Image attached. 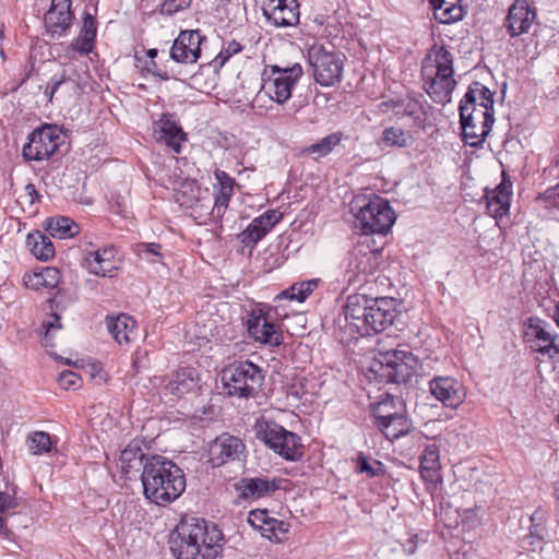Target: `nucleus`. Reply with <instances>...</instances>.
Segmentation results:
<instances>
[{
    "mask_svg": "<svg viewBox=\"0 0 559 559\" xmlns=\"http://www.w3.org/2000/svg\"><path fill=\"white\" fill-rule=\"evenodd\" d=\"M223 533L204 519L180 521L169 536V549L177 559H215L223 549Z\"/></svg>",
    "mask_w": 559,
    "mask_h": 559,
    "instance_id": "1",
    "label": "nucleus"
},
{
    "mask_svg": "<svg viewBox=\"0 0 559 559\" xmlns=\"http://www.w3.org/2000/svg\"><path fill=\"white\" fill-rule=\"evenodd\" d=\"M344 309L348 325L360 336L381 333L397 318L396 300L389 297L354 294L347 297Z\"/></svg>",
    "mask_w": 559,
    "mask_h": 559,
    "instance_id": "2",
    "label": "nucleus"
},
{
    "mask_svg": "<svg viewBox=\"0 0 559 559\" xmlns=\"http://www.w3.org/2000/svg\"><path fill=\"white\" fill-rule=\"evenodd\" d=\"M141 483L144 497L160 507L170 504L186 490L183 471L171 460L158 454L146 460Z\"/></svg>",
    "mask_w": 559,
    "mask_h": 559,
    "instance_id": "3",
    "label": "nucleus"
},
{
    "mask_svg": "<svg viewBox=\"0 0 559 559\" xmlns=\"http://www.w3.org/2000/svg\"><path fill=\"white\" fill-rule=\"evenodd\" d=\"M424 87L430 98L439 105L451 102L456 86L453 69V56L445 46L433 45L421 66Z\"/></svg>",
    "mask_w": 559,
    "mask_h": 559,
    "instance_id": "4",
    "label": "nucleus"
},
{
    "mask_svg": "<svg viewBox=\"0 0 559 559\" xmlns=\"http://www.w3.org/2000/svg\"><path fill=\"white\" fill-rule=\"evenodd\" d=\"M356 226L365 235H385L395 221V213L389 201L377 194L359 195L352 202Z\"/></svg>",
    "mask_w": 559,
    "mask_h": 559,
    "instance_id": "5",
    "label": "nucleus"
},
{
    "mask_svg": "<svg viewBox=\"0 0 559 559\" xmlns=\"http://www.w3.org/2000/svg\"><path fill=\"white\" fill-rule=\"evenodd\" d=\"M263 381V370L249 360L234 362L222 370L224 390L229 396L255 397Z\"/></svg>",
    "mask_w": 559,
    "mask_h": 559,
    "instance_id": "6",
    "label": "nucleus"
},
{
    "mask_svg": "<svg viewBox=\"0 0 559 559\" xmlns=\"http://www.w3.org/2000/svg\"><path fill=\"white\" fill-rule=\"evenodd\" d=\"M380 359L371 371L392 383H407L414 376H419L420 361L412 352L394 348L379 353Z\"/></svg>",
    "mask_w": 559,
    "mask_h": 559,
    "instance_id": "7",
    "label": "nucleus"
},
{
    "mask_svg": "<svg viewBox=\"0 0 559 559\" xmlns=\"http://www.w3.org/2000/svg\"><path fill=\"white\" fill-rule=\"evenodd\" d=\"M257 438L287 461H299L304 455L300 437L286 430L283 426L270 420H258Z\"/></svg>",
    "mask_w": 559,
    "mask_h": 559,
    "instance_id": "8",
    "label": "nucleus"
},
{
    "mask_svg": "<svg viewBox=\"0 0 559 559\" xmlns=\"http://www.w3.org/2000/svg\"><path fill=\"white\" fill-rule=\"evenodd\" d=\"M270 72L267 78L262 79L263 82L253 99V106L265 97L278 105L286 103L292 96L294 86L302 75V68L299 63L287 68L272 66Z\"/></svg>",
    "mask_w": 559,
    "mask_h": 559,
    "instance_id": "9",
    "label": "nucleus"
},
{
    "mask_svg": "<svg viewBox=\"0 0 559 559\" xmlns=\"http://www.w3.org/2000/svg\"><path fill=\"white\" fill-rule=\"evenodd\" d=\"M308 57L314 80L321 86H333L341 81L345 61L343 53L333 47L328 49L322 45H313Z\"/></svg>",
    "mask_w": 559,
    "mask_h": 559,
    "instance_id": "10",
    "label": "nucleus"
},
{
    "mask_svg": "<svg viewBox=\"0 0 559 559\" xmlns=\"http://www.w3.org/2000/svg\"><path fill=\"white\" fill-rule=\"evenodd\" d=\"M459 110L463 141L473 147L480 146L491 131L495 122L493 112L461 102Z\"/></svg>",
    "mask_w": 559,
    "mask_h": 559,
    "instance_id": "11",
    "label": "nucleus"
},
{
    "mask_svg": "<svg viewBox=\"0 0 559 559\" xmlns=\"http://www.w3.org/2000/svg\"><path fill=\"white\" fill-rule=\"evenodd\" d=\"M63 143L61 132L55 124H44L28 135L22 154L26 160L40 162L52 156Z\"/></svg>",
    "mask_w": 559,
    "mask_h": 559,
    "instance_id": "12",
    "label": "nucleus"
},
{
    "mask_svg": "<svg viewBox=\"0 0 559 559\" xmlns=\"http://www.w3.org/2000/svg\"><path fill=\"white\" fill-rule=\"evenodd\" d=\"M393 403V400H385L378 403L374 408L376 425L386 439L395 440L408 433L411 424L403 413H386V407Z\"/></svg>",
    "mask_w": 559,
    "mask_h": 559,
    "instance_id": "13",
    "label": "nucleus"
},
{
    "mask_svg": "<svg viewBox=\"0 0 559 559\" xmlns=\"http://www.w3.org/2000/svg\"><path fill=\"white\" fill-rule=\"evenodd\" d=\"M429 391L443 406L449 408H457L466 396L462 382L452 377H433L429 381Z\"/></svg>",
    "mask_w": 559,
    "mask_h": 559,
    "instance_id": "14",
    "label": "nucleus"
},
{
    "mask_svg": "<svg viewBox=\"0 0 559 559\" xmlns=\"http://www.w3.org/2000/svg\"><path fill=\"white\" fill-rule=\"evenodd\" d=\"M205 39L195 31H181L170 48V58L178 63H195L201 56V44Z\"/></svg>",
    "mask_w": 559,
    "mask_h": 559,
    "instance_id": "15",
    "label": "nucleus"
},
{
    "mask_svg": "<svg viewBox=\"0 0 559 559\" xmlns=\"http://www.w3.org/2000/svg\"><path fill=\"white\" fill-rule=\"evenodd\" d=\"M536 19V10L527 0H515L508 10L503 26L511 37L527 34Z\"/></svg>",
    "mask_w": 559,
    "mask_h": 559,
    "instance_id": "16",
    "label": "nucleus"
},
{
    "mask_svg": "<svg viewBox=\"0 0 559 559\" xmlns=\"http://www.w3.org/2000/svg\"><path fill=\"white\" fill-rule=\"evenodd\" d=\"M247 329L254 341L270 346H280L283 343L282 332L272 323L262 309L252 310L247 319Z\"/></svg>",
    "mask_w": 559,
    "mask_h": 559,
    "instance_id": "17",
    "label": "nucleus"
},
{
    "mask_svg": "<svg viewBox=\"0 0 559 559\" xmlns=\"http://www.w3.org/2000/svg\"><path fill=\"white\" fill-rule=\"evenodd\" d=\"M283 481L281 478L245 477L237 481L234 487L238 499L258 500L282 489Z\"/></svg>",
    "mask_w": 559,
    "mask_h": 559,
    "instance_id": "18",
    "label": "nucleus"
},
{
    "mask_svg": "<svg viewBox=\"0 0 559 559\" xmlns=\"http://www.w3.org/2000/svg\"><path fill=\"white\" fill-rule=\"evenodd\" d=\"M266 20L276 27H289L299 23L297 0H267L263 7Z\"/></svg>",
    "mask_w": 559,
    "mask_h": 559,
    "instance_id": "19",
    "label": "nucleus"
},
{
    "mask_svg": "<svg viewBox=\"0 0 559 559\" xmlns=\"http://www.w3.org/2000/svg\"><path fill=\"white\" fill-rule=\"evenodd\" d=\"M72 21L71 0H51L50 8L44 15L47 33L52 38L63 36L71 28Z\"/></svg>",
    "mask_w": 559,
    "mask_h": 559,
    "instance_id": "20",
    "label": "nucleus"
},
{
    "mask_svg": "<svg viewBox=\"0 0 559 559\" xmlns=\"http://www.w3.org/2000/svg\"><path fill=\"white\" fill-rule=\"evenodd\" d=\"M243 450L245 444L239 438L224 433L210 444V462L213 466H222L228 461L238 460Z\"/></svg>",
    "mask_w": 559,
    "mask_h": 559,
    "instance_id": "21",
    "label": "nucleus"
},
{
    "mask_svg": "<svg viewBox=\"0 0 559 559\" xmlns=\"http://www.w3.org/2000/svg\"><path fill=\"white\" fill-rule=\"evenodd\" d=\"M154 136L157 142L164 143L175 153L181 152V143L187 140V134L173 119L171 115H163L154 124Z\"/></svg>",
    "mask_w": 559,
    "mask_h": 559,
    "instance_id": "22",
    "label": "nucleus"
},
{
    "mask_svg": "<svg viewBox=\"0 0 559 559\" xmlns=\"http://www.w3.org/2000/svg\"><path fill=\"white\" fill-rule=\"evenodd\" d=\"M158 385L165 394L181 396L191 392L198 385V374L193 368H182L171 374L170 378H159Z\"/></svg>",
    "mask_w": 559,
    "mask_h": 559,
    "instance_id": "23",
    "label": "nucleus"
},
{
    "mask_svg": "<svg viewBox=\"0 0 559 559\" xmlns=\"http://www.w3.org/2000/svg\"><path fill=\"white\" fill-rule=\"evenodd\" d=\"M380 252L378 250L356 249L352 253L348 264L347 274L348 282L358 281V276L372 274L379 267Z\"/></svg>",
    "mask_w": 559,
    "mask_h": 559,
    "instance_id": "24",
    "label": "nucleus"
},
{
    "mask_svg": "<svg viewBox=\"0 0 559 559\" xmlns=\"http://www.w3.org/2000/svg\"><path fill=\"white\" fill-rule=\"evenodd\" d=\"M530 533L521 539L520 545L526 551H536L542 549V545L548 535L546 527L547 512L538 508L530 516Z\"/></svg>",
    "mask_w": 559,
    "mask_h": 559,
    "instance_id": "25",
    "label": "nucleus"
},
{
    "mask_svg": "<svg viewBox=\"0 0 559 559\" xmlns=\"http://www.w3.org/2000/svg\"><path fill=\"white\" fill-rule=\"evenodd\" d=\"M552 333L550 324L538 317H530L524 322V341L535 353L538 347L547 345Z\"/></svg>",
    "mask_w": 559,
    "mask_h": 559,
    "instance_id": "26",
    "label": "nucleus"
},
{
    "mask_svg": "<svg viewBox=\"0 0 559 559\" xmlns=\"http://www.w3.org/2000/svg\"><path fill=\"white\" fill-rule=\"evenodd\" d=\"M511 182L504 179L493 190L486 191V207L488 213L496 219L502 218L510 209Z\"/></svg>",
    "mask_w": 559,
    "mask_h": 559,
    "instance_id": "27",
    "label": "nucleus"
},
{
    "mask_svg": "<svg viewBox=\"0 0 559 559\" xmlns=\"http://www.w3.org/2000/svg\"><path fill=\"white\" fill-rule=\"evenodd\" d=\"M106 321L108 331L118 344H129L136 336L138 326L132 317L120 313L117 317L108 316Z\"/></svg>",
    "mask_w": 559,
    "mask_h": 559,
    "instance_id": "28",
    "label": "nucleus"
},
{
    "mask_svg": "<svg viewBox=\"0 0 559 559\" xmlns=\"http://www.w3.org/2000/svg\"><path fill=\"white\" fill-rule=\"evenodd\" d=\"M493 95L488 87L475 81L468 86L461 103L493 112Z\"/></svg>",
    "mask_w": 559,
    "mask_h": 559,
    "instance_id": "29",
    "label": "nucleus"
},
{
    "mask_svg": "<svg viewBox=\"0 0 559 559\" xmlns=\"http://www.w3.org/2000/svg\"><path fill=\"white\" fill-rule=\"evenodd\" d=\"M435 19L442 24H450L461 21L465 11L460 0H430Z\"/></svg>",
    "mask_w": 559,
    "mask_h": 559,
    "instance_id": "30",
    "label": "nucleus"
},
{
    "mask_svg": "<svg viewBox=\"0 0 559 559\" xmlns=\"http://www.w3.org/2000/svg\"><path fill=\"white\" fill-rule=\"evenodd\" d=\"M175 200L180 206L186 209L197 210L198 207L209 210L211 207V200L205 197H200V188L193 182L182 185V188L175 193Z\"/></svg>",
    "mask_w": 559,
    "mask_h": 559,
    "instance_id": "31",
    "label": "nucleus"
},
{
    "mask_svg": "<svg viewBox=\"0 0 559 559\" xmlns=\"http://www.w3.org/2000/svg\"><path fill=\"white\" fill-rule=\"evenodd\" d=\"M439 448L435 443L426 445L420 455V474L429 483H436L440 478Z\"/></svg>",
    "mask_w": 559,
    "mask_h": 559,
    "instance_id": "32",
    "label": "nucleus"
},
{
    "mask_svg": "<svg viewBox=\"0 0 559 559\" xmlns=\"http://www.w3.org/2000/svg\"><path fill=\"white\" fill-rule=\"evenodd\" d=\"M97 26L96 20L88 12L84 13L83 25L79 37L72 43L74 50L83 55H87L93 50L94 41L96 38Z\"/></svg>",
    "mask_w": 559,
    "mask_h": 559,
    "instance_id": "33",
    "label": "nucleus"
},
{
    "mask_svg": "<svg viewBox=\"0 0 559 559\" xmlns=\"http://www.w3.org/2000/svg\"><path fill=\"white\" fill-rule=\"evenodd\" d=\"M151 455L145 454L140 447L136 444H129L120 455L121 462V472L122 474L130 478V474L134 471L138 472L140 469L143 471L145 466L146 460Z\"/></svg>",
    "mask_w": 559,
    "mask_h": 559,
    "instance_id": "34",
    "label": "nucleus"
},
{
    "mask_svg": "<svg viewBox=\"0 0 559 559\" xmlns=\"http://www.w3.org/2000/svg\"><path fill=\"white\" fill-rule=\"evenodd\" d=\"M26 243L33 255L40 261H48L55 255L50 238L38 230L27 235Z\"/></svg>",
    "mask_w": 559,
    "mask_h": 559,
    "instance_id": "35",
    "label": "nucleus"
},
{
    "mask_svg": "<svg viewBox=\"0 0 559 559\" xmlns=\"http://www.w3.org/2000/svg\"><path fill=\"white\" fill-rule=\"evenodd\" d=\"M46 230L51 237L59 239L72 238L80 233V226L70 217L58 216L46 221Z\"/></svg>",
    "mask_w": 559,
    "mask_h": 559,
    "instance_id": "36",
    "label": "nucleus"
},
{
    "mask_svg": "<svg viewBox=\"0 0 559 559\" xmlns=\"http://www.w3.org/2000/svg\"><path fill=\"white\" fill-rule=\"evenodd\" d=\"M217 178L221 181V192L217 194L213 201H211V215L221 216L222 213L227 207L231 191H233V181L231 179L224 173L221 171L217 174ZM209 200V198H206ZM210 200H212L210 198Z\"/></svg>",
    "mask_w": 559,
    "mask_h": 559,
    "instance_id": "37",
    "label": "nucleus"
},
{
    "mask_svg": "<svg viewBox=\"0 0 559 559\" xmlns=\"http://www.w3.org/2000/svg\"><path fill=\"white\" fill-rule=\"evenodd\" d=\"M318 280H309L301 283L293 284L288 289L282 292L276 298H286L302 302L317 288Z\"/></svg>",
    "mask_w": 559,
    "mask_h": 559,
    "instance_id": "38",
    "label": "nucleus"
},
{
    "mask_svg": "<svg viewBox=\"0 0 559 559\" xmlns=\"http://www.w3.org/2000/svg\"><path fill=\"white\" fill-rule=\"evenodd\" d=\"M344 138L343 132L337 131L331 133L323 139H321L318 143H314L304 150L305 154H318V157L326 156L329 153L333 151L335 146H337Z\"/></svg>",
    "mask_w": 559,
    "mask_h": 559,
    "instance_id": "39",
    "label": "nucleus"
},
{
    "mask_svg": "<svg viewBox=\"0 0 559 559\" xmlns=\"http://www.w3.org/2000/svg\"><path fill=\"white\" fill-rule=\"evenodd\" d=\"M100 250L90 252L85 257V263L91 273L98 276H111L114 269L112 261L109 258H102Z\"/></svg>",
    "mask_w": 559,
    "mask_h": 559,
    "instance_id": "40",
    "label": "nucleus"
},
{
    "mask_svg": "<svg viewBox=\"0 0 559 559\" xmlns=\"http://www.w3.org/2000/svg\"><path fill=\"white\" fill-rule=\"evenodd\" d=\"M26 443L32 454L39 455L51 451L50 435L45 431H34L26 438Z\"/></svg>",
    "mask_w": 559,
    "mask_h": 559,
    "instance_id": "41",
    "label": "nucleus"
},
{
    "mask_svg": "<svg viewBox=\"0 0 559 559\" xmlns=\"http://www.w3.org/2000/svg\"><path fill=\"white\" fill-rule=\"evenodd\" d=\"M412 136L403 129L389 127L382 131L381 140L385 146L389 147H406L411 143Z\"/></svg>",
    "mask_w": 559,
    "mask_h": 559,
    "instance_id": "42",
    "label": "nucleus"
},
{
    "mask_svg": "<svg viewBox=\"0 0 559 559\" xmlns=\"http://www.w3.org/2000/svg\"><path fill=\"white\" fill-rule=\"evenodd\" d=\"M62 328L61 317L53 312L41 323L43 334L40 342L45 347H53L55 344V333Z\"/></svg>",
    "mask_w": 559,
    "mask_h": 559,
    "instance_id": "43",
    "label": "nucleus"
},
{
    "mask_svg": "<svg viewBox=\"0 0 559 559\" xmlns=\"http://www.w3.org/2000/svg\"><path fill=\"white\" fill-rule=\"evenodd\" d=\"M160 250L162 246L157 242H140L135 246L136 254L153 264L164 263V255Z\"/></svg>",
    "mask_w": 559,
    "mask_h": 559,
    "instance_id": "44",
    "label": "nucleus"
},
{
    "mask_svg": "<svg viewBox=\"0 0 559 559\" xmlns=\"http://www.w3.org/2000/svg\"><path fill=\"white\" fill-rule=\"evenodd\" d=\"M266 234L265 227H260L252 221L240 234L241 242L246 246H255Z\"/></svg>",
    "mask_w": 559,
    "mask_h": 559,
    "instance_id": "45",
    "label": "nucleus"
},
{
    "mask_svg": "<svg viewBox=\"0 0 559 559\" xmlns=\"http://www.w3.org/2000/svg\"><path fill=\"white\" fill-rule=\"evenodd\" d=\"M273 518L269 515V511L266 509H257L249 512L248 523L254 528L261 531L262 533H266V526H269V522L272 521Z\"/></svg>",
    "mask_w": 559,
    "mask_h": 559,
    "instance_id": "46",
    "label": "nucleus"
},
{
    "mask_svg": "<svg viewBox=\"0 0 559 559\" xmlns=\"http://www.w3.org/2000/svg\"><path fill=\"white\" fill-rule=\"evenodd\" d=\"M269 524L270 525L266 526V533H262V536L269 538L270 540H280L281 535L286 534L290 526L289 523L274 518L269 522Z\"/></svg>",
    "mask_w": 559,
    "mask_h": 559,
    "instance_id": "47",
    "label": "nucleus"
},
{
    "mask_svg": "<svg viewBox=\"0 0 559 559\" xmlns=\"http://www.w3.org/2000/svg\"><path fill=\"white\" fill-rule=\"evenodd\" d=\"M283 217V214L276 210H270L262 215L255 217L253 221L260 227H265V231L269 233Z\"/></svg>",
    "mask_w": 559,
    "mask_h": 559,
    "instance_id": "48",
    "label": "nucleus"
},
{
    "mask_svg": "<svg viewBox=\"0 0 559 559\" xmlns=\"http://www.w3.org/2000/svg\"><path fill=\"white\" fill-rule=\"evenodd\" d=\"M537 353L550 360L559 361V335L552 333L547 345L537 348Z\"/></svg>",
    "mask_w": 559,
    "mask_h": 559,
    "instance_id": "49",
    "label": "nucleus"
},
{
    "mask_svg": "<svg viewBox=\"0 0 559 559\" xmlns=\"http://www.w3.org/2000/svg\"><path fill=\"white\" fill-rule=\"evenodd\" d=\"M242 49V45L237 40L233 39L228 41L226 46L221 50V52L215 58V62H217L222 67L229 60L230 57L240 52Z\"/></svg>",
    "mask_w": 559,
    "mask_h": 559,
    "instance_id": "50",
    "label": "nucleus"
},
{
    "mask_svg": "<svg viewBox=\"0 0 559 559\" xmlns=\"http://www.w3.org/2000/svg\"><path fill=\"white\" fill-rule=\"evenodd\" d=\"M192 0H164L160 12L167 15L186 10L191 5Z\"/></svg>",
    "mask_w": 559,
    "mask_h": 559,
    "instance_id": "51",
    "label": "nucleus"
},
{
    "mask_svg": "<svg viewBox=\"0 0 559 559\" xmlns=\"http://www.w3.org/2000/svg\"><path fill=\"white\" fill-rule=\"evenodd\" d=\"M17 507V500L14 495L9 492L0 491V513L14 514V510Z\"/></svg>",
    "mask_w": 559,
    "mask_h": 559,
    "instance_id": "52",
    "label": "nucleus"
},
{
    "mask_svg": "<svg viewBox=\"0 0 559 559\" xmlns=\"http://www.w3.org/2000/svg\"><path fill=\"white\" fill-rule=\"evenodd\" d=\"M58 381L67 390L76 389L80 386L81 377L76 372L67 370L60 373Z\"/></svg>",
    "mask_w": 559,
    "mask_h": 559,
    "instance_id": "53",
    "label": "nucleus"
},
{
    "mask_svg": "<svg viewBox=\"0 0 559 559\" xmlns=\"http://www.w3.org/2000/svg\"><path fill=\"white\" fill-rule=\"evenodd\" d=\"M44 281V287L53 288L59 282V271L56 267H46L39 273V277Z\"/></svg>",
    "mask_w": 559,
    "mask_h": 559,
    "instance_id": "54",
    "label": "nucleus"
},
{
    "mask_svg": "<svg viewBox=\"0 0 559 559\" xmlns=\"http://www.w3.org/2000/svg\"><path fill=\"white\" fill-rule=\"evenodd\" d=\"M356 468L359 473H366L370 477L377 476L379 473L369 463L367 456L360 453L357 457Z\"/></svg>",
    "mask_w": 559,
    "mask_h": 559,
    "instance_id": "55",
    "label": "nucleus"
},
{
    "mask_svg": "<svg viewBox=\"0 0 559 559\" xmlns=\"http://www.w3.org/2000/svg\"><path fill=\"white\" fill-rule=\"evenodd\" d=\"M50 81L58 83V87H60L66 82H73L76 84V86H80L79 82H76L72 75L68 74L66 70H63L61 74L52 75Z\"/></svg>",
    "mask_w": 559,
    "mask_h": 559,
    "instance_id": "56",
    "label": "nucleus"
},
{
    "mask_svg": "<svg viewBox=\"0 0 559 559\" xmlns=\"http://www.w3.org/2000/svg\"><path fill=\"white\" fill-rule=\"evenodd\" d=\"M58 83L49 81L45 87L44 94L47 96L48 100L51 103L55 93L58 91Z\"/></svg>",
    "mask_w": 559,
    "mask_h": 559,
    "instance_id": "57",
    "label": "nucleus"
},
{
    "mask_svg": "<svg viewBox=\"0 0 559 559\" xmlns=\"http://www.w3.org/2000/svg\"><path fill=\"white\" fill-rule=\"evenodd\" d=\"M9 514L0 513V533L4 536L10 535V530L7 527V516Z\"/></svg>",
    "mask_w": 559,
    "mask_h": 559,
    "instance_id": "58",
    "label": "nucleus"
},
{
    "mask_svg": "<svg viewBox=\"0 0 559 559\" xmlns=\"http://www.w3.org/2000/svg\"><path fill=\"white\" fill-rule=\"evenodd\" d=\"M25 190L27 191L28 195L32 197V203H34L35 199L39 200L40 195L36 191L35 186L33 183L26 185Z\"/></svg>",
    "mask_w": 559,
    "mask_h": 559,
    "instance_id": "59",
    "label": "nucleus"
},
{
    "mask_svg": "<svg viewBox=\"0 0 559 559\" xmlns=\"http://www.w3.org/2000/svg\"><path fill=\"white\" fill-rule=\"evenodd\" d=\"M151 64L152 68H148V71H151L154 75L159 76L163 80H168V75L166 72L162 73L157 71V64L154 61H152Z\"/></svg>",
    "mask_w": 559,
    "mask_h": 559,
    "instance_id": "60",
    "label": "nucleus"
},
{
    "mask_svg": "<svg viewBox=\"0 0 559 559\" xmlns=\"http://www.w3.org/2000/svg\"><path fill=\"white\" fill-rule=\"evenodd\" d=\"M151 64L152 68H148V71H151L154 75L159 76L163 80H168V75L166 72L162 73L157 71V64L154 61H152Z\"/></svg>",
    "mask_w": 559,
    "mask_h": 559,
    "instance_id": "61",
    "label": "nucleus"
},
{
    "mask_svg": "<svg viewBox=\"0 0 559 559\" xmlns=\"http://www.w3.org/2000/svg\"><path fill=\"white\" fill-rule=\"evenodd\" d=\"M417 538L416 535H414L411 540H409V547H406L405 545L403 546V549L404 551L406 550L409 555L414 554L415 552V548H416V544H415V539Z\"/></svg>",
    "mask_w": 559,
    "mask_h": 559,
    "instance_id": "62",
    "label": "nucleus"
},
{
    "mask_svg": "<svg viewBox=\"0 0 559 559\" xmlns=\"http://www.w3.org/2000/svg\"><path fill=\"white\" fill-rule=\"evenodd\" d=\"M38 277H39V273H35V274H34V276H33V278H34V281H35V282H34V284H33V286H35L36 288H39L40 286H43V287H44V281H43V278H38Z\"/></svg>",
    "mask_w": 559,
    "mask_h": 559,
    "instance_id": "63",
    "label": "nucleus"
},
{
    "mask_svg": "<svg viewBox=\"0 0 559 559\" xmlns=\"http://www.w3.org/2000/svg\"><path fill=\"white\" fill-rule=\"evenodd\" d=\"M102 258H109L110 260L114 258V253L111 249H103L100 250Z\"/></svg>",
    "mask_w": 559,
    "mask_h": 559,
    "instance_id": "64",
    "label": "nucleus"
}]
</instances>
